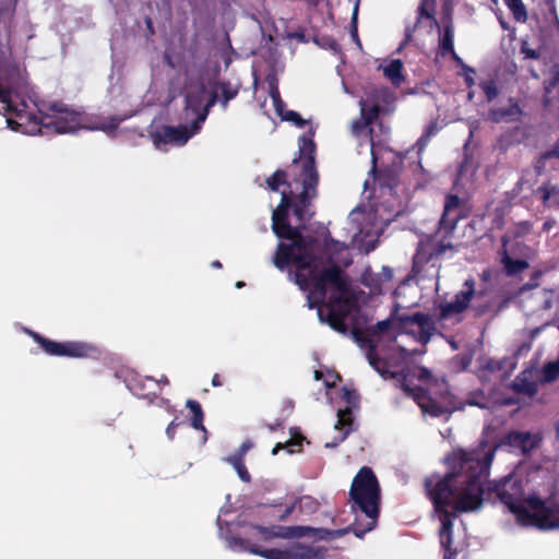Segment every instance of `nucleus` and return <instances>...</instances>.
<instances>
[{"label":"nucleus","mask_w":559,"mask_h":559,"mask_svg":"<svg viewBox=\"0 0 559 559\" xmlns=\"http://www.w3.org/2000/svg\"><path fill=\"white\" fill-rule=\"evenodd\" d=\"M437 132V127L435 124H430L427 127L425 133L419 138V140L417 141V145H418V150L419 152H421L424 150V147L427 145L429 139L436 134Z\"/></svg>","instance_id":"35"},{"label":"nucleus","mask_w":559,"mask_h":559,"mask_svg":"<svg viewBox=\"0 0 559 559\" xmlns=\"http://www.w3.org/2000/svg\"><path fill=\"white\" fill-rule=\"evenodd\" d=\"M466 403L471 406H477L480 408H487L489 406V400L483 392L471 393Z\"/></svg>","instance_id":"33"},{"label":"nucleus","mask_w":559,"mask_h":559,"mask_svg":"<svg viewBox=\"0 0 559 559\" xmlns=\"http://www.w3.org/2000/svg\"><path fill=\"white\" fill-rule=\"evenodd\" d=\"M342 399L346 402L345 408H340L337 411V423L334 426V429L340 431V437L336 442H326V448H334L338 444V442L343 441L350 431L352 427V407L357 404V395L354 391H349L347 389H343Z\"/></svg>","instance_id":"13"},{"label":"nucleus","mask_w":559,"mask_h":559,"mask_svg":"<svg viewBox=\"0 0 559 559\" xmlns=\"http://www.w3.org/2000/svg\"><path fill=\"white\" fill-rule=\"evenodd\" d=\"M405 330L407 334L414 335L423 345L430 341L435 332L432 320L424 313H414L412 316H399L395 310L392 316L376 325L365 329L355 328L353 336L360 346L368 347L367 359L369 364L382 377H393L394 372L386 369V364L379 357L378 352L386 344L396 340L399 331Z\"/></svg>","instance_id":"5"},{"label":"nucleus","mask_w":559,"mask_h":559,"mask_svg":"<svg viewBox=\"0 0 559 559\" xmlns=\"http://www.w3.org/2000/svg\"><path fill=\"white\" fill-rule=\"evenodd\" d=\"M214 104L215 95L206 88L204 83L193 82L190 78L186 86V107L182 114L185 123L179 127L163 126L152 130L151 138L155 147L166 150L168 145H185L200 131Z\"/></svg>","instance_id":"7"},{"label":"nucleus","mask_w":559,"mask_h":559,"mask_svg":"<svg viewBox=\"0 0 559 559\" xmlns=\"http://www.w3.org/2000/svg\"><path fill=\"white\" fill-rule=\"evenodd\" d=\"M357 15H358V3H356L355 8H354V12H353V16H352V24H353V27H352V31H350V36L353 38V40L359 46L361 47V44H360V40L358 38V33H357Z\"/></svg>","instance_id":"37"},{"label":"nucleus","mask_w":559,"mask_h":559,"mask_svg":"<svg viewBox=\"0 0 559 559\" xmlns=\"http://www.w3.org/2000/svg\"><path fill=\"white\" fill-rule=\"evenodd\" d=\"M35 341H37L41 348L51 356H66L71 358H88L95 357L98 349L85 342L68 341V342H53L41 337L35 332H28Z\"/></svg>","instance_id":"11"},{"label":"nucleus","mask_w":559,"mask_h":559,"mask_svg":"<svg viewBox=\"0 0 559 559\" xmlns=\"http://www.w3.org/2000/svg\"><path fill=\"white\" fill-rule=\"evenodd\" d=\"M463 202L457 195H448L444 203V211L440 219V226L445 233L452 231L462 217Z\"/></svg>","instance_id":"15"},{"label":"nucleus","mask_w":559,"mask_h":559,"mask_svg":"<svg viewBox=\"0 0 559 559\" xmlns=\"http://www.w3.org/2000/svg\"><path fill=\"white\" fill-rule=\"evenodd\" d=\"M464 169H465V167H464V166H462V167H461V169H460V173H459V178H460V179L463 177Z\"/></svg>","instance_id":"57"},{"label":"nucleus","mask_w":559,"mask_h":559,"mask_svg":"<svg viewBox=\"0 0 559 559\" xmlns=\"http://www.w3.org/2000/svg\"><path fill=\"white\" fill-rule=\"evenodd\" d=\"M453 60L456 61L462 68H463V64H465L463 62V60L456 55L455 50L453 49V52H450Z\"/></svg>","instance_id":"46"},{"label":"nucleus","mask_w":559,"mask_h":559,"mask_svg":"<svg viewBox=\"0 0 559 559\" xmlns=\"http://www.w3.org/2000/svg\"><path fill=\"white\" fill-rule=\"evenodd\" d=\"M514 253L513 246L509 243V237H502V249L500 251L501 263L506 270V273L510 276L516 275L528 267V263L525 260L513 259L511 255Z\"/></svg>","instance_id":"16"},{"label":"nucleus","mask_w":559,"mask_h":559,"mask_svg":"<svg viewBox=\"0 0 559 559\" xmlns=\"http://www.w3.org/2000/svg\"><path fill=\"white\" fill-rule=\"evenodd\" d=\"M557 151L559 152V145L557 146Z\"/></svg>","instance_id":"63"},{"label":"nucleus","mask_w":559,"mask_h":559,"mask_svg":"<svg viewBox=\"0 0 559 559\" xmlns=\"http://www.w3.org/2000/svg\"><path fill=\"white\" fill-rule=\"evenodd\" d=\"M556 293L554 290L543 289L536 294V298L540 301V308L548 310L552 307Z\"/></svg>","instance_id":"32"},{"label":"nucleus","mask_w":559,"mask_h":559,"mask_svg":"<svg viewBox=\"0 0 559 559\" xmlns=\"http://www.w3.org/2000/svg\"><path fill=\"white\" fill-rule=\"evenodd\" d=\"M514 386L519 392H522L528 396H533L537 392V384L534 381L526 379V373L518 377L514 381Z\"/></svg>","instance_id":"28"},{"label":"nucleus","mask_w":559,"mask_h":559,"mask_svg":"<svg viewBox=\"0 0 559 559\" xmlns=\"http://www.w3.org/2000/svg\"><path fill=\"white\" fill-rule=\"evenodd\" d=\"M16 0H0V78L13 80L21 75L20 53L10 44V23Z\"/></svg>","instance_id":"10"},{"label":"nucleus","mask_w":559,"mask_h":559,"mask_svg":"<svg viewBox=\"0 0 559 559\" xmlns=\"http://www.w3.org/2000/svg\"><path fill=\"white\" fill-rule=\"evenodd\" d=\"M321 47L325 49L332 50L334 53L340 52L341 46L340 44L331 37H322L320 40L317 41Z\"/></svg>","instance_id":"36"},{"label":"nucleus","mask_w":559,"mask_h":559,"mask_svg":"<svg viewBox=\"0 0 559 559\" xmlns=\"http://www.w3.org/2000/svg\"><path fill=\"white\" fill-rule=\"evenodd\" d=\"M212 266H214V267H221V266H222V264H221V262H219V261H214V262L212 263Z\"/></svg>","instance_id":"56"},{"label":"nucleus","mask_w":559,"mask_h":559,"mask_svg":"<svg viewBox=\"0 0 559 559\" xmlns=\"http://www.w3.org/2000/svg\"><path fill=\"white\" fill-rule=\"evenodd\" d=\"M163 383L167 384L168 383V380L166 377H163L162 380H160Z\"/></svg>","instance_id":"60"},{"label":"nucleus","mask_w":559,"mask_h":559,"mask_svg":"<svg viewBox=\"0 0 559 559\" xmlns=\"http://www.w3.org/2000/svg\"><path fill=\"white\" fill-rule=\"evenodd\" d=\"M557 431L559 433V420H558V424H557Z\"/></svg>","instance_id":"62"},{"label":"nucleus","mask_w":559,"mask_h":559,"mask_svg":"<svg viewBox=\"0 0 559 559\" xmlns=\"http://www.w3.org/2000/svg\"><path fill=\"white\" fill-rule=\"evenodd\" d=\"M439 48L441 55L444 56L448 52H453L454 49V28L452 22H449L443 27V33L439 37Z\"/></svg>","instance_id":"24"},{"label":"nucleus","mask_w":559,"mask_h":559,"mask_svg":"<svg viewBox=\"0 0 559 559\" xmlns=\"http://www.w3.org/2000/svg\"><path fill=\"white\" fill-rule=\"evenodd\" d=\"M537 193L546 206L559 207V187L549 183L544 185L538 188Z\"/></svg>","instance_id":"23"},{"label":"nucleus","mask_w":559,"mask_h":559,"mask_svg":"<svg viewBox=\"0 0 559 559\" xmlns=\"http://www.w3.org/2000/svg\"><path fill=\"white\" fill-rule=\"evenodd\" d=\"M401 385L425 415L440 417L463 408L462 403L448 392L445 381L435 378L424 367L408 368L403 374Z\"/></svg>","instance_id":"8"},{"label":"nucleus","mask_w":559,"mask_h":559,"mask_svg":"<svg viewBox=\"0 0 559 559\" xmlns=\"http://www.w3.org/2000/svg\"><path fill=\"white\" fill-rule=\"evenodd\" d=\"M559 378V361H552L547 364L543 369V380L545 382H551Z\"/></svg>","instance_id":"31"},{"label":"nucleus","mask_w":559,"mask_h":559,"mask_svg":"<svg viewBox=\"0 0 559 559\" xmlns=\"http://www.w3.org/2000/svg\"><path fill=\"white\" fill-rule=\"evenodd\" d=\"M493 122H512L521 116V108L514 99H509L506 107L493 108L488 114Z\"/></svg>","instance_id":"18"},{"label":"nucleus","mask_w":559,"mask_h":559,"mask_svg":"<svg viewBox=\"0 0 559 559\" xmlns=\"http://www.w3.org/2000/svg\"><path fill=\"white\" fill-rule=\"evenodd\" d=\"M550 12L554 14L556 23L559 24V19H558L555 5L551 7Z\"/></svg>","instance_id":"48"},{"label":"nucleus","mask_w":559,"mask_h":559,"mask_svg":"<svg viewBox=\"0 0 559 559\" xmlns=\"http://www.w3.org/2000/svg\"><path fill=\"white\" fill-rule=\"evenodd\" d=\"M495 448L481 445L471 451L454 450L447 459L450 472L440 477L431 475L426 479L427 493L440 521V544L444 549L443 559H455L451 549L452 520L459 512L480 509L485 492L496 497L515 516L522 526L540 531L559 530V503L555 499H542L518 475H509L490 481L487 491L484 481L489 474Z\"/></svg>","instance_id":"2"},{"label":"nucleus","mask_w":559,"mask_h":559,"mask_svg":"<svg viewBox=\"0 0 559 559\" xmlns=\"http://www.w3.org/2000/svg\"><path fill=\"white\" fill-rule=\"evenodd\" d=\"M463 311L465 310L452 300L440 306V318L443 320L455 318L456 321H460Z\"/></svg>","instance_id":"27"},{"label":"nucleus","mask_w":559,"mask_h":559,"mask_svg":"<svg viewBox=\"0 0 559 559\" xmlns=\"http://www.w3.org/2000/svg\"><path fill=\"white\" fill-rule=\"evenodd\" d=\"M186 405L192 413L191 426L197 430L206 432L205 427L203 426L204 414L200 403L194 400H188Z\"/></svg>","instance_id":"25"},{"label":"nucleus","mask_w":559,"mask_h":559,"mask_svg":"<svg viewBox=\"0 0 559 559\" xmlns=\"http://www.w3.org/2000/svg\"><path fill=\"white\" fill-rule=\"evenodd\" d=\"M300 503L301 504H308V503H312L311 499L309 497H305L300 500Z\"/></svg>","instance_id":"51"},{"label":"nucleus","mask_w":559,"mask_h":559,"mask_svg":"<svg viewBox=\"0 0 559 559\" xmlns=\"http://www.w3.org/2000/svg\"><path fill=\"white\" fill-rule=\"evenodd\" d=\"M282 448V444L278 443L272 451V454L275 455L277 453V451Z\"/></svg>","instance_id":"54"},{"label":"nucleus","mask_w":559,"mask_h":559,"mask_svg":"<svg viewBox=\"0 0 559 559\" xmlns=\"http://www.w3.org/2000/svg\"><path fill=\"white\" fill-rule=\"evenodd\" d=\"M448 247L450 248L451 246L441 243L435 252H430L427 246L420 243L417 253L414 257V272L418 275L423 274V276H438V255L443 253Z\"/></svg>","instance_id":"12"},{"label":"nucleus","mask_w":559,"mask_h":559,"mask_svg":"<svg viewBox=\"0 0 559 559\" xmlns=\"http://www.w3.org/2000/svg\"><path fill=\"white\" fill-rule=\"evenodd\" d=\"M252 448V442L251 441H245L240 447L239 449L237 450L236 453L231 454L230 456H239L240 459L243 460L245 455L247 454V452Z\"/></svg>","instance_id":"40"},{"label":"nucleus","mask_w":559,"mask_h":559,"mask_svg":"<svg viewBox=\"0 0 559 559\" xmlns=\"http://www.w3.org/2000/svg\"><path fill=\"white\" fill-rule=\"evenodd\" d=\"M322 377H323V374H322V372H321V371H319V370L314 371V378H316V380H320Z\"/></svg>","instance_id":"52"},{"label":"nucleus","mask_w":559,"mask_h":559,"mask_svg":"<svg viewBox=\"0 0 559 559\" xmlns=\"http://www.w3.org/2000/svg\"><path fill=\"white\" fill-rule=\"evenodd\" d=\"M381 68L384 76L388 78L393 85L400 86L402 84L404 76L402 74L403 63L401 60H391L386 64L381 66Z\"/></svg>","instance_id":"21"},{"label":"nucleus","mask_w":559,"mask_h":559,"mask_svg":"<svg viewBox=\"0 0 559 559\" xmlns=\"http://www.w3.org/2000/svg\"><path fill=\"white\" fill-rule=\"evenodd\" d=\"M506 3L516 21H519V22L526 21L527 13H526V9H525V5L523 4L522 0H506Z\"/></svg>","instance_id":"30"},{"label":"nucleus","mask_w":559,"mask_h":559,"mask_svg":"<svg viewBox=\"0 0 559 559\" xmlns=\"http://www.w3.org/2000/svg\"><path fill=\"white\" fill-rule=\"evenodd\" d=\"M480 87H481L483 92L485 93L488 100H492L493 98L497 97L498 88H497L495 81L490 80V81L481 82Z\"/></svg>","instance_id":"34"},{"label":"nucleus","mask_w":559,"mask_h":559,"mask_svg":"<svg viewBox=\"0 0 559 559\" xmlns=\"http://www.w3.org/2000/svg\"><path fill=\"white\" fill-rule=\"evenodd\" d=\"M342 86H343V91L346 93V94H349V95H353L355 96V94L347 87V85L343 82L342 83Z\"/></svg>","instance_id":"49"},{"label":"nucleus","mask_w":559,"mask_h":559,"mask_svg":"<svg viewBox=\"0 0 559 559\" xmlns=\"http://www.w3.org/2000/svg\"><path fill=\"white\" fill-rule=\"evenodd\" d=\"M178 423L176 420H173L168 427L166 428V436L168 437V439H174L175 437V430L176 428L178 427Z\"/></svg>","instance_id":"43"},{"label":"nucleus","mask_w":559,"mask_h":559,"mask_svg":"<svg viewBox=\"0 0 559 559\" xmlns=\"http://www.w3.org/2000/svg\"><path fill=\"white\" fill-rule=\"evenodd\" d=\"M413 32H414V29L411 26H407L405 28V39L399 47L397 51H401L403 49V47L412 39Z\"/></svg>","instance_id":"44"},{"label":"nucleus","mask_w":559,"mask_h":559,"mask_svg":"<svg viewBox=\"0 0 559 559\" xmlns=\"http://www.w3.org/2000/svg\"><path fill=\"white\" fill-rule=\"evenodd\" d=\"M337 380H340L338 374L333 372H329L323 379L326 388L334 386Z\"/></svg>","instance_id":"41"},{"label":"nucleus","mask_w":559,"mask_h":559,"mask_svg":"<svg viewBox=\"0 0 559 559\" xmlns=\"http://www.w3.org/2000/svg\"><path fill=\"white\" fill-rule=\"evenodd\" d=\"M243 285H245V284H243V282H237V283H236V287H237V288H240V287H242Z\"/></svg>","instance_id":"59"},{"label":"nucleus","mask_w":559,"mask_h":559,"mask_svg":"<svg viewBox=\"0 0 559 559\" xmlns=\"http://www.w3.org/2000/svg\"><path fill=\"white\" fill-rule=\"evenodd\" d=\"M453 60L456 61L462 68H463V64H465L463 62V60L456 55L455 50L453 49V52H450Z\"/></svg>","instance_id":"45"},{"label":"nucleus","mask_w":559,"mask_h":559,"mask_svg":"<svg viewBox=\"0 0 559 559\" xmlns=\"http://www.w3.org/2000/svg\"><path fill=\"white\" fill-rule=\"evenodd\" d=\"M475 295V283L474 280L468 278L464 282L463 289L460 290L453 301L457 304V306L462 307L464 310L469 306L473 296Z\"/></svg>","instance_id":"22"},{"label":"nucleus","mask_w":559,"mask_h":559,"mask_svg":"<svg viewBox=\"0 0 559 559\" xmlns=\"http://www.w3.org/2000/svg\"><path fill=\"white\" fill-rule=\"evenodd\" d=\"M293 509H294V507H289V508H287V509H286V511H285V514L282 516V519H284L285 516H287L288 514H290V513L293 512Z\"/></svg>","instance_id":"53"},{"label":"nucleus","mask_w":559,"mask_h":559,"mask_svg":"<svg viewBox=\"0 0 559 559\" xmlns=\"http://www.w3.org/2000/svg\"><path fill=\"white\" fill-rule=\"evenodd\" d=\"M532 225L528 222H522L514 227L513 234L515 237H523L530 233Z\"/></svg>","instance_id":"38"},{"label":"nucleus","mask_w":559,"mask_h":559,"mask_svg":"<svg viewBox=\"0 0 559 559\" xmlns=\"http://www.w3.org/2000/svg\"><path fill=\"white\" fill-rule=\"evenodd\" d=\"M212 384L214 386H221L222 385V381H221V378L216 373L214 374L213 379H212Z\"/></svg>","instance_id":"47"},{"label":"nucleus","mask_w":559,"mask_h":559,"mask_svg":"<svg viewBox=\"0 0 559 559\" xmlns=\"http://www.w3.org/2000/svg\"><path fill=\"white\" fill-rule=\"evenodd\" d=\"M349 497L353 500L352 510L355 513L353 532L361 538L374 528L379 516L380 486L370 467H361L354 477Z\"/></svg>","instance_id":"9"},{"label":"nucleus","mask_w":559,"mask_h":559,"mask_svg":"<svg viewBox=\"0 0 559 559\" xmlns=\"http://www.w3.org/2000/svg\"><path fill=\"white\" fill-rule=\"evenodd\" d=\"M393 102L394 96L389 88L368 87L365 96L359 100L360 120L353 122L352 131L358 136L365 129H368L373 165L370 173L374 175L380 165V174L377 178H372V182L378 185L379 198L384 199L383 206L397 216L402 213L404 201L407 200L406 187L400 181L397 174L402 158L392 151L376 146L371 127L379 114L389 110Z\"/></svg>","instance_id":"4"},{"label":"nucleus","mask_w":559,"mask_h":559,"mask_svg":"<svg viewBox=\"0 0 559 559\" xmlns=\"http://www.w3.org/2000/svg\"><path fill=\"white\" fill-rule=\"evenodd\" d=\"M500 24H501L502 28L508 29V24L501 19H500Z\"/></svg>","instance_id":"55"},{"label":"nucleus","mask_w":559,"mask_h":559,"mask_svg":"<svg viewBox=\"0 0 559 559\" xmlns=\"http://www.w3.org/2000/svg\"><path fill=\"white\" fill-rule=\"evenodd\" d=\"M403 288H404L403 286L399 287V288H397V290H396V294H397V295H400V294H401V290H402Z\"/></svg>","instance_id":"61"},{"label":"nucleus","mask_w":559,"mask_h":559,"mask_svg":"<svg viewBox=\"0 0 559 559\" xmlns=\"http://www.w3.org/2000/svg\"><path fill=\"white\" fill-rule=\"evenodd\" d=\"M158 385V382L153 378H134L128 383V388L130 391L140 397L146 396L148 393L154 392L155 388Z\"/></svg>","instance_id":"19"},{"label":"nucleus","mask_w":559,"mask_h":559,"mask_svg":"<svg viewBox=\"0 0 559 559\" xmlns=\"http://www.w3.org/2000/svg\"><path fill=\"white\" fill-rule=\"evenodd\" d=\"M521 51L528 59H537L539 57V53L536 50L527 48V47H522Z\"/></svg>","instance_id":"42"},{"label":"nucleus","mask_w":559,"mask_h":559,"mask_svg":"<svg viewBox=\"0 0 559 559\" xmlns=\"http://www.w3.org/2000/svg\"><path fill=\"white\" fill-rule=\"evenodd\" d=\"M0 114L7 118L10 129L25 134L43 133L52 129L57 133H72L79 129L103 131L111 134L122 119L117 117L91 116L61 103L51 104L40 116L28 111L27 103L10 88L0 85Z\"/></svg>","instance_id":"3"},{"label":"nucleus","mask_w":559,"mask_h":559,"mask_svg":"<svg viewBox=\"0 0 559 559\" xmlns=\"http://www.w3.org/2000/svg\"><path fill=\"white\" fill-rule=\"evenodd\" d=\"M223 524L224 522L218 516L219 536L225 538L227 546L236 551H247L265 559H324L325 557V549L314 544L294 543L285 549H278L263 548L251 542V539H258L267 543L273 538L288 539L302 537L307 532L311 531L307 526H253L250 532V538L245 539L225 535Z\"/></svg>","instance_id":"6"},{"label":"nucleus","mask_w":559,"mask_h":559,"mask_svg":"<svg viewBox=\"0 0 559 559\" xmlns=\"http://www.w3.org/2000/svg\"><path fill=\"white\" fill-rule=\"evenodd\" d=\"M463 71L465 76V83L468 87L473 86L475 84V80L473 78V74L475 73V70L466 64H463Z\"/></svg>","instance_id":"39"},{"label":"nucleus","mask_w":559,"mask_h":559,"mask_svg":"<svg viewBox=\"0 0 559 559\" xmlns=\"http://www.w3.org/2000/svg\"><path fill=\"white\" fill-rule=\"evenodd\" d=\"M225 462H227L228 464H230L235 471L237 472L239 478L245 481V483H249L251 477H250V474L249 472L247 471L245 464H243V460L240 459L239 456H227L224 459Z\"/></svg>","instance_id":"29"},{"label":"nucleus","mask_w":559,"mask_h":559,"mask_svg":"<svg viewBox=\"0 0 559 559\" xmlns=\"http://www.w3.org/2000/svg\"><path fill=\"white\" fill-rule=\"evenodd\" d=\"M427 22L430 27L440 28L436 17H435V0H423L418 8V16H417V25H421Z\"/></svg>","instance_id":"20"},{"label":"nucleus","mask_w":559,"mask_h":559,"mask_svg":"<svg viewBox=\"0 0 559 559\" xmlns=\"http://www.w3.org/2000/svg\"><path fill=\"white\" fill-rule=\"evenodd\" d=\"M539 438L536 435L528 432H510L506 437V444L510 445L514 450H519L522 453H526L537 447Z\"/></svg>","instance_id":"17"},{"label":"nucleus","mask_w":559,"mask_h":559,"mask_svg":"<svg viewBox=\"0 0 559 559\" xmlns=\"http://www.w3.org/2000/svg\"><path fill=\"white\" fill-rule=\"evenodd\" d=\"M312 136L313 132L310 131L299 140L300 157L299 160L294 159V164L301 163L302 171L295 181V187L289 185V191L286 188L281 189L282 186H286V174L282 170H277L266 180L269 189L282 195L281 203L272 213V229L281 239L273 262L282 271L287 266H294L295 283L300 289L308 292L309 308L317 307L321 322H326L337 332L346 333L344 318L352 306L350 292L338 265L350 264L347 254L349 245L360 252L372 251L377 246L379 233L373 227L370 213L360 207L354 209L346 222L349 243L346 240L326 241L325 261L322 255H318L321 245L312 238L302 236L298 227H292L286 222L290 205L297 219L305 221L309 216L307 206L316 197L318 174L314 168L316 145Z\"/></svg>","instance_id":"1"},{"label":"nucleus","mask_w":559,"mask_h":559,"mask_svg":"<svg viewBox=\"0 0 559 559\" xmlns=\"http://www.w3.org/2000/svg\"><path fill=\"white\" fill-rule=\"evenodd\" d=\"M516 366L515 357H504L502 359H491L487 364V368L492 371H502L503 374H509Z\"/></svg>","instance_id":"26"},{"label":"nucleus","mask_w":559,"mask_h":559,"mask_svg":"<svg viewBox=\"0 0 559 559\" xmlns=\"http://www.w3.org/2000/svg\"><path fill=\"white\" fill-rule=\"evenodd\" d=\"M269 90H270V97L272 99L275 112L286 121L294 122L297 127H302L306 124V121L299 116L298 112L293 110H286L285 104L281 99L280 91L277 87V81L276 79L272 78L269 80Z\"/></svg>","instance_id":"14"},{"label":"nucleus","mask_w":559,"mask_h":559,"mask_svg":"<svg viewBox=\"0 0 559 559\" xmlns=\"http://www.w3.org/2000/svg\"><path fill=\"white\" fill-rule=\"evenodd\" d=\"M369 185H370V180H369V179H367V180L365 181V190H367V189L369 188Z\"/></svg>","instance_id":"58"},{"label":"nucleus","mask_w":559,"mask_h":559,"mask_svg":"<svg viewBox=\"0 0 559 559\" xmlns=\"http://www.w3.org/2000/svg\"><path fill=\"white\" fill-rule=\"evenodd\" d=\"M234 96H235V94H234V93H226V94H225V102H224V106H226L227 102H228L229 99H231Z\"/></svg>","instance_id":"50"}]
</instances>
